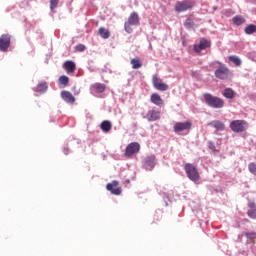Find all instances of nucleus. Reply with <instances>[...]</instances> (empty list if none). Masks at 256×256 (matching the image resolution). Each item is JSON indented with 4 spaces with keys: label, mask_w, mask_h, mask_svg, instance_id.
<instances>
[{
    "label": "nucleus",
    "mask_w": 256,
    "mask_h": 256,
    "mask_svg": "<svg viewBox=\"0 0 256 256\" xmlns=\"http://www.w3.org/2000/svg\"><path fill=\"white\" fill-rule=\"evenodd\" d=\"M107 191H110L112 195H121L123 193V188L119 186V181L113 180L111 183L106 185Z\"/></svg>",
    "instance_id": "obj_8"
},
{
    "label": "nucleus",
    "mask_w": 256,
    "mask_h": 256,
    "mask_svg": "<svg viewBox=\"0 0 256 256\" xmlns=\"http://www.w3.org/2000/svg\"><path fill=\"white\" fill-rule=\"evenodd\" d=\"M151 103H153V105H157L158 107H161V105H164V101L161 99V95L157 94V93H153L150 97Z\"/></svg>",
    "instance_id": "obj_19"
},
{
    "label": "nucleus",
    "mask_w": 256,
    "mask_h": 256,
    "mask_svg": "<svg viewBox=\"0 0 256 256\" xmlns=\"http://www.w3.org/2000/svg\"><path fill=\"white\" fill-rule=\"evenodd\" d=\"M230 129L233 133H244L249 129V123L245 120H233L230 123Z\"/></svg>",
    "instance_id": "obj_4"
},
{
    "label": "nucleus",
    "mask_w": 256,
    "mask_h": 256,
    "mask_svg": "<svg viewBox=\"0 0 256 256\" xmlns=\"http://www.w3.org/2000/svg\"><path fill=\"white\" fill-rule=\"evenodd\" d=\"M141 149V144L138 142H131L125 149V157H133Z\"/></svg>",
    "instance_id": "obj_7"
},
{
    "label": "nucleus",
    "mask_w": 256,
    "mask_h": 256,
    "mask_svg": "<svg viewBox=\"0 0 256 256\" xmlns=\"http://www.w3.org/2000/svg\"><path fill=\"white\" fill-rule=\"evenodd\" d=\"M209 47H211V41L201 38L199 43L194 45V51L195 53H201L205 49H209Z\"/></svg>",
    "instance_id": "obj_10"
},
{
    "label": "nucleus",
    "mask_w": 256,
    "mask_h": 256,
    "mask_svg": "<svg viewBox=\"0 0 256 256\" xmlns=\"http://www.w3.org/2000/svg\"><path fill=\"white\" fill-rule=\"evenodd\" d=\"M75 95H79V91L77 93H75Z\"/></svg>",
    "instance_id": "obj_37"
},
{
    "label": "nucleus",
    "mask_w": 256,
    "mask_h": 256,
    "mask_svg": "<svg viewBox=\"0 0 256 256\" xmlns=\"http://www.w3.org/2000/svg\"><path fill=\"white\" fill-rule=\"evenodd\" d=\"M191 127H193V122L188 120L186 122H177L174 125V133H183V131H191Z\"/></svg>",
    "instance_id": "obj_6"
},
{
    "label": "nucleus",
    "mask_w": 256,
    "mask_h": 256,
    "mask_svg": "<svg viewBox=\"0 0 256 256\" xmlns=\"http://www.w3.org/2000/svg\"><path fill=\"white\" fill-rule=\"evenodd\" d=\"M76 51H80V52H83L85 51V45L83 44H79L75 47Z\"/></svg>",
    "instance_id": "obj_35"
},
{
    "label": "nucleus",
    "mask_w": 256,
    "mask_h": 256,
    "mask_svg": "<svg viewBox=\"0 0 256 256\" xmlns=\"http://www.w3.org/2000/svg\"><path fill=\"white\" fill-rule=\"evenodd\" d=\"M249 210L246 212L248 217L250 219H253L256 221V204L255 202H249L248 203Z\"/></svg>",
    "instance_id": "obj_17"
},
{
    "label": "nucleus",
    "mask_w": 256,
    "mask_h": 256,
    "mask_svg": "<svg viewBox=\"0 0 256 256\" xmlns=\"http://www.w3.org/2000/svg\"><path fill=\"white\" fill-rule=\"evenodd\" d=\"M144 168L147 171H151L155 167V156H148L144 159Z\"/></svg>",
    "instance_id": "obj_15"
},
{
    "label": "nucleus",
    "mask_w": 256,
    "mask_h": 256,
    "mask_svg": "<svg viewBox=\"0 0 256 256\" xmlns=\"http://www.w3.org/2000/svg\"><path fill=\"white\" fill-rule=\"evenodd\" d=\"M124 29H125L126 33H133V28H131V24H129V22H126L124 24Z\"/></svg>",
    "instance_id": "obj_33"
},
{
    "label": "nucleus",
    "mask_w": 256,
    "mask_h": 256,
    "mask_svg": "<svg viewBox=\"0 0 256 256\" xmlns=\"http://www.w3.org/2000/svg\"><path fill=\"white\" fill-rule=\"evenodd\" d=\"M193 7H195L193 0H182L176 2L174 9L177 13H185V11H191Z\"/></svg>",
    "instance_id": "obj_2"
},
{
    "label": "nucleus",
    "mask_w": 256,
    "mask_h": 256,
    "mask_svg": "<svg viewBox=\"0 0 256 256\" xmlns=\"http://www.w3.org/2000/svg\"><path fill=\"white\" fill-rule=\"evenodd\" d=\"M58 5H59V0H50L51 11H53L54 9H57Z\"/></svg>",
    "instance_id": "obj_32"
},
{
    "label": "nucleus",
    "mask_w": 256,
    "mask_h": 256,
    "mask_svg": "<svg viewBox=\"0 0 256 256\" xmlns=\"http://www.w3.org/2000/svg\"><path fill=\"white\" fill-rule=\"evenodd\" d=\"M208 147L211 149V151H215V144L213 142H209Z\"/></svg>",
    "instance_id": "obj_36"
},
{
    "label": "nucleus",
    "mask_w": 256,
    "mask_h": 256,
    "mask_svg": "<svg viewBox=\"0 0 256 256\" xmlns=\"http://www.w3.org/2000/svg\"><path fill=\"white\" fill-rule=\"evenodd\" d=\"M184 169L190 181H194V182L199 181L200 179L199 171H197V168L193 164L191 163L185 164Z\"/></svg>",
    "instance_id": "obj_5"
},
{
    "label": "nucleus",
    "mask_w": 256,
    "mask_h": 256,
    "mask_svg": "<svg viewBox=\"0 0 256 256\" xmlns=\"http://www.w3.org/2000/svg\"><path fill=\"white\" fill-rule=\"evenodd\" d=\"M129 25H139V14H137L136 12H133L129 18H128V22Z\"/></svg>",
    "instance_id": "obj_21"
},
{
    "label": "nucleus",
    "mask_w": 256,
    "mask_h": 256,
    "mask_svg": "<svg viewBox=\"0 0 256 256\" xmlns=\"http://www.w3.org/2000/svg\"><path fill=\"white\" fill-rule=\"evenodd\" d=\"M34 91H36V93H45V91H47V83H39L37 87L34 88Z\"/></svg>",
    "instance_id": "obj_25"
},
{
    "label": "nucleus",
    "mask_w": 256,
    "mask_h": 256,
    "mask_svg": "<svg viewBox=\"0 0 256 256\" xmlns=\"http://www.w3.org/2000/svg\"><path fill=\"white\" fill-rule=\"evenodd\" d=\"M98 35L102 37V39H109L111 37V32L107 28L100 27L98 29Z\"/></svg>",
    "instance_id": "obj_22"
},
{
    "label": "nucleus",
    "mask_w": 256,
    "mask_h": 256,
    "mask_svg": "<svg viewBox=\"0 0 256 256\" xmlns=\"http://www.w3.org/2000/svg\"><path fill=\"white\" fill-rule=\"evenodd\" d=\"M244 31L246 35H253V33H256V25L250 24L245 27Z\"/></svg>",
    "instance_id": "obj_27"
},
{
    "label": "nucleus",
    "mask_w": 256,
    "mask_h": 256,
    "mask_svg": "<svg viewBox=\"0 0 256 256\" xmlns=\"http://www.w3.org/2000/svg\"><path fill=\"white\" fill-rule=\"evenodd\" d=\"M223 96L226 97V99H234L235 98V91L231 88L224 89Z\"/></svg>",
    "instance_id": "obj_24"
},
{
    "label": "nucleus",
    "mask_w": 256,
    "mask_h": 256,
    "mask_svg": "<svg viewBox=\"0 0 256 256\" xmlns=\"http://www.w3.org/2000/svg\"><path fill=\"white\" fill-rule=\"evenodd\" d=\"M61 97L62 99L66 102V103H75V97L73 96V94H71V92L69 91H62L61 92Z\"/></svg>",
    "instance_id": "obj_18"
},
{
    "label": "nucleus",
    "mask_w": 256,
    "mask_h": 256,
    "mask_svg": "<svg viewBox=\"0 0 256 256\" xmlns=\"http://www.w3.org/2000/svg\"><path fill=\"white\" fill-rule=\"evenodd\" d=\"M11 45V36L9 34H2L0 37V51H7Z\"/></svg>",
    "instance_id": "obj_12"
},
{
    "label": "nucleus",
    "mask_w": 256,
    "mask_h": 256,
    "mask_svg": "<svg viewBox=\"0 0 256 256\" xmlns=\"http://www.w3.org/2000/svg\"><path fill=\"white\" fill-rule=\"evenodd\" d=\"M248 171L252 174L256 176V163L255 162H250L248 164Z\"/></svg>",
    "instance_id": "obj_30"
},
{
    "label": "nucleus",
    "mask_w": 256,
    "mask_h": 256,
    "mask_svg": "<svg viewBox=\"0 0 256 256\" xmlns=\"http://www.w3.org/2000/svg\"><path fill=\"white\" fill-rule=\"evenodd\" d=\"M228 59L229 61H231V63H234L236 67H241V59L239 58V56H229Z\"/></svg>",
    "instance_id": "obj_26"
},
{
    "label": "nucleus",
    "mask_w": 256,
    "mask_h": 256,
    "mask_svg": "<svg viewBox=\"0 0 256 256\" xmlns=\"http://www.w3.org/2000/svg\"><path fill=\"white\" fill-rule=\"evenodd\" d=\"M107 86L105 84L96 82L90 86L91 93H105Z\"/></svg>",
    "instance_id": "obj_13"
},
{
    "label": "nucleus",
    "mask_w": 256,
    "mask_h": 256,
    "mask_svg": "<svg viewBox=\"0 0 256 256\" xmlns=\"http://www.w3.org/2000/svg\"><path fill=\"white\" fill-rule=\"evenodd\" d=\"M245 237H247V239H250V241H253V239H256V233L255 232H248L245 234Z\"/></svg>",
    "instance_id": "obj_34"
},
{
    "label": "nucleus",
    "mask_w": 256,
    "mask_h": 256,
    "mask_svg": "<svg viewBox=\"0 0 256 256\" xmlns=\"http://www.w3.org/2000/svg\"><path fill=\"white\" fill-rule=\"evenodd\" d=\"M218 63V68L215 70L214 75L216 79H220L221 81H225L226 79H229V76L231 75V71L225 66V64L221 62Z\"/></svg>",
    "instance_id": "obj_3"
},
{
    "label": "nucleus",
    "mask_w": 256,
    "mask_h": 256,
    "mask_svg": "<svg viewBox=\"0 0 256 256\" xmlns=\"http://www.w3.org/2000/svg\"><path fill=\"white\" fill-rule=\"evenodd\" d=\"M234 25H243L245 23V18L243 16H236L232 19Z\"/></svg>",
    "instance_id": "obj_28"
},
{
    "label": "nucleus",
    "mask_w": 256,
    "mask_h": 256,
    "mask_svg": "<svg viewBox=\"0 0 256 256\" xmlns=\"http://www.w3.org/2000/svg\"><path fill=\"white\" fill-rule=\"evenodd\" d=\"M152 83L153 86L157 89V91H167L169 89V85L163 83V80L157 77V75H154L152 77Z\"/></svg>",
    "instance_id": "obj_11"
},
{
    "label": "nucleus",
    "mask_w": 256,
    "mask_h": 256,
    "mask_svg": "<svg viewBox=\"0 0 256 256\" xmlns=\"http://www.w3.org/2000/svg\"><path fill=\"white\" fill-rule=\"evenodd\" d=\"M194 25L195 23L191 19H186L184 23V27H186V29H191V27H194Z\"/></svg>",
    "instance_id": "obj_31"
},
{
    "label": "nucleus",
    "mask_w": 256,
    "mask_h": 256,
    "mask_svg": "<svg viewBox=\"0 0 256 256\" xmlns=\"http://www.w3.org/2000/svg\"><path fill=\"white\" fill-rule=\"evenodd\" d=\"M63 69H65L66 73H75V71L77 70V65L75 64V62L68 60L64 62Z\"/></svg>",
    "instance_id": "obj_14"
},
{
    "label": "nucleus",
    "mask_w": 256,
    "mask_h": 256,
    "mask_svg": "<svg viewBox=\"0 0 256 256\" xmlns=\"http://www.w3.org/2000/svg\"><path fill=\"white\" fill-rule=\"evenodd\" d=\"M143 119H147L150 122L159 121L161 119V111L157 110V108H152L143 116Z\"/></svg>",
    "instance_id": "obj_9"
},
{
    "label": "nucleus",
    "mask_w": 256,
    "mask_h": 256,
    "mask_svg": "<svg viewBox=\"0 0 256 256\" xmlns=\"http://www.w3.org/2000/svg\"><path fill=\"white\" fill-rule=\"evenodd\" d=\"M59 84L60 85H63V87H67V85H69V77L63 75V76H60L59 78Z\"/></svg>",
    "instance_id": "obj_29"
},
{
    "label": "nucleus",
    "mask_w": 256,
    "mask_h": 256,
    "mask_svg": "<svg viewBox=\"0 0 256 256\" xmlns=\"http://www.w3.org/2000/svg\"><path fill=\"white\" fill-rule=\"evenodd\" d=\"M130 63L132 65V69H141L143 67V63H141L139 58H133Z\"/></svg>",
    "instance_id": "obj_23"
},
{
    "label": "nucleus",
    "mask_w": 256,
    "mask_h": 256,
    "mask_svg": "<svg viewBox=\"0 0 256 256\" xmlns=\"http://www.w3.org/2000/svg\"><path fill=\"white\" fill-rule=\"evenodd\" d=\"M203 101L208 107H212L213 109H223L225 107V101L222 98L213 96L211 93H204Z\"/></svg>",
    "instance_id": "obj_1"
},
{
    "label": "nucleus",
    "mask_w": 256,
    "mask_h": 256,
    "mask_svg": "<svg viewBox=\"0 0 256 256\" xmlns=\"http://www.w3.org/2000/svg\"><path fill=\"white\" fill-rule=\"evenodd\" d=\"M208 126L213 127L214 129H216V131H225V123L219 120L209 122Z\"/></svg>",
    "instance_id": "obj_16"
},
{
    "label": "nucleus",
    "mask_w": 256,
    "mask_h": 256,
    "mask_svg": "<svg viewBox=\"0 0 256 256\" xmlns=\"http://www.w3.org/2000/svg\"><path fill=\"white\" fill-rule=\"evenodd\" d=\"M113 125L111 124V121L109 120H104L101 125H100V129L104 132V133H109V131H111Z\"/></svg>",
    "instance_id": "obj_20"
}]
</instances>
